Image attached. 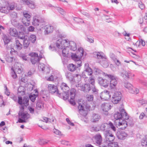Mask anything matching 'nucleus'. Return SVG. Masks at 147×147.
<instances>
[{
  "instance_id": "obj_1",
  "label": "nucleus",
  "mask_w": 147,
  "mask_h": 147,
  "mask_svg": "<svg viewBox=\"0 0 147 147\" xmlns=\"http://www.w3.org/2000/svg\"><path fill=\"white\" fill-rule=\"evenodd\" d=\"M85 70L82 74V78H84L85 82L88 83L89 82L92 85H94L95 84V79L94 76H92L88 78V76H91L92 74V69L89 67L88 63L85 64Z\"/></svg>"
},
{
  "instance_id": "obj_2",
  "label": "nucleus",
  "mask_w": 147,
  "mask_h": 147,
  "mask_svg": "<svg viewBox=\"0 0 147 147\" xmlns=\"http://www.w3.org/2000/svg\"><path fill=\"white\" fill-rule=\"evenodd\" d=\"M67 39L63 40L61 38L57 40L56 42L51 45L49 49L52 51L58 52L61 51L64 47H66L67 45Z\"/></svg>"
},
{
  "instance_id": "obj_3",
  "label": "nucleus",
  "mask_w": 147,
  "mask_h": 147,
  "mask_svg": "<svg viewBox=\"0 0 147 147\" xmlns=\"http://www.w3.org/2000/svg\"><path fill=\"white\" fill-rule=\"evenodd\" d=\"M93 55L94 57L99 59L100 62L102 65L103 67H107L108 66L106 57L102 52H95L93 53Z\"/></svg>"
},
{
  "instance_id": "obj_4",
  "label": "nucleus",
  "mask_w": 147,
  "mask_h": 147,
  "mask_svg": "<svg viewBox=\"0 0 147 147\" xmlns=\"http://www.w3.org/2000/svg\"><path fill=\"white\" fill-rule=\"evenodd\" d=\"M104 76L105 77H108L110 80L109 86L111 89H114L116 88L118 83L117 78L113 75L107 74L104 73Z\"/></svg>"
},
{
  "instance_id": "obj_5",
  "label": "nucleus",
  "mask_w": 147,
  "mask_h": 147,
  "mask_svg": "<svg viewBox=\"0 0 147 147\" xmlns=\"http://www.w3.org/2000/svg\"><path fill=\"white\" fill-rule=\"evenodd\" d=\"M100 129L103 131L104 134L109 132V131L111 129L114 131H115L116 130V128L111 122L102 124L100 127Z\"/></svg>"
},
{
  "instance_id": "obj_6",
  "label": "nucleus",
  "mask_w": 147,
  "mask_h": 147,
  "mask_svg": "<svg viewBox=\"0 0 147 147\" xmlns=\"http://www.w3.org/2000/svg\"><path fill=\"white\" fill-rule=\"evenodd\" d=\"M114 117L117 121L122 119H128L129 118V116L125 112V110L123 109L120 110V113L118 112L114 114Z\"/></svg>"
},
{
  "instance_id": "obj_7",
  "label": "nucleus",
  "mask_w": 147,
  "mask_h": 147,
  "mask_svg": "<svg viewBox=\"0 0 147 147\" xmlns=\"http://www.w3.org/2000/svg\"><path fill=\"white\" fill-rule=\"evenodd\" d=\"M33 25L35 26L38 30H41L45 25V22L42 20L38 19L36 17H34L32 22Z\"/></svg>"
},
{
  "instance_id": "obj_8",
  "label": "nucleus",
  "mask_w": 147,
  "mask_h": 147,
  "mask_svg": "<svg viewBox=\"0 0 147 147\" xmlns=\"http://www.w3.org/2000/svg\"><path fill=\"white\" fill-rule=\"evenodd\" d=\"M61 89L63 92L61 94L62 98L64 100H67L69 97V88L67 85L64 83L61 84Z\"/></svg>"
},
{
  "instance_id": "obj_9",
  "label": "nucleus",
  "mask_w": 147,
  "mask_h": 147,
  "mask_svg": "<svg viewBox=\"0 0 147 147\" xmlns=\"http://www.w3.org/2000/svg\"><path fill=\"white\" fill-rule=\"evenodd\" d=\"M15 6L13 4H9L5 3V5L0 6V11L4 13H7L10 10H12L14 9Z\"/></svg>"
},
{
  "instance_id": "obj_10",
  "label": "nucleus",
  "mask_w": 147,
  "mask_h": 147,
  "mask_svg": "<svg viewBox=\"0 0 147 147\" xmlns=\"http://www.w3.org/2000/svg\"><path fill=\"white\" fill-rule=\"evenodd\" d=\"M122 97V94L119 91H116L114 93L112 99V102L114 104L118 103L121 100Z\"/></svg>"
},
{
  "instance_id": "obj_11",
  "label": "nucleus",
  "mask_w": 147,
  "mask_h": 147,
  "mask_svg": "<svg viewBox=\"0 0 147 147\" xmlns=\"http://www.w3.org/2000/svg\"><path fill=\"white\" fill-rule=\"evenodd\" d=\"M48 89L49 92L51 94L56 93L59 97L61 98V94L59 93L57 87L53 84L48 85Z\"/></svg>"
},
{
  "instance_id": "obj_12",
  "label": "nucleus",
  "mask_w": 147,
  "mask_h": 147,
  "mask_svg": "<svg viewBox=\"0 0 147 147\" xmlns=\"http://www.w3.org/2000/svg\"><path fill=\"white\" fill-rule=\"evenodd\" d=\"M78 54H80V56H78L76 54L72 53L71 57L72 59L76 61L80 59V58L84 54L83 49L82 48H80L78 49Z\"/></svg>"
},
{
  "instance_id": "obj_13",
  "label": "nucleus",
  "mask_w": 147,
  "mask_h": 147,
  "mask_svg": "<svg viewBox=\"0 0 147 147\" xmlns=\"http://www.w3.org/2000/svg\"><path fill=\"white\" fill-rule=\"evenodd\" d=\"M78 109L79 113L84 117H85L87 114L88 111L87 109L84 108V105L81 101H78Z\"/></svg>"
},
{
  "instance_id": "obj_14",
  "label": "nucleus",
  "mask_w": 147,
  "mask_h": 147,
  "mask_svg": "<svg viewBox=\"0 0 147 147\" xmlns=\"http://www.w3.org/2000/svg\"><path fill=\"white\" fill-rule=\"evenodd\" d=\"M29 55L31 56L30 61L33 64H34L39 61L40 58L42 57V55L38 56L37 54L35 53H32L30 54Z\"/></svg>"
},
{
  "instance_id": "obj_15",
  "label": "nucleus",
  "mask_w": 147,
  "mask_h": 147,
  "mask_svg": "<svg viewBox=\"0 0 147 147\" xmlns=\"http://www.w3.org/2000/svg\"><path fill=\"white\" fill-rule=\"evenodd\" d=\"M125 120L122 119L116 121L117 126L119 128L124 129L127 127V122Z\"/></svg>"
},
{
  "instance_id": "obj_16",
  "label": "nucleus",
  "mask_w": 147,
  "mask_h": 147,
  "mask_svg": "<svg viewBox=\"0 0 147 147\" xmlns=\"http://www.w3.org/2000/svg\"><path fill=\"white\" fill-rule=\"evenodd\" d=\"M67 45H66V47L68 48L70 50L74 51L77 49L76 44L73 41H69L67 39Z\"/></svg>"
},
{
  "instance_id": "obj_17",
  "label": "nucleus",
  "mask_w": 147,
  "mask_h": 147,
  "mask_svg": "<svg viewBox=\"0 0 147 147\" xmlns=\"http://www.w3.org/2000/svg\"><path fill=\"white\" fill-rule=\"evenodd\" d=\"M98 82L101 86L105 87H107L109 84V82L106 79H104L101 77H99L98 78Z\"/></svg>"
},
{
  "instance_id": "obj_18",
  "label": "nucleus",
  "mask_w": 147,
  "mask_h": 147,
  "mask_svg": "<svg viewBox=\"0 0 147 147\" xmlns=\"http://www.w3.org/2000/svg\"><path fill=\"white\" fill-rule=\"evenodd\" d=\"M100 98L104 100H108L111 97V95L109 93V92L107 90H105L102 92L100 95Z\"/></svg>"
},
{
  "instance_id": "obj_19",
  "label": "nucleus",
  "mask_w": 147,
  "mask_h": 147,
  "mask_svg": "<svg viewBox=\"0 0 147 147\" xmlns=\"http://www.w3.org/2000/svg\"><path fill=\"white\" fill-rule=\"evenodd\" d=\"M45 29L44 33L45 35H48L52 32L53 30V27L50 25H45L43 27Z\"/></svg>"
},
{
  "instance_id": "obj_20",
  "label": "nucleus",
  "mask_w": 147,
  "mask_h": 147,
  "mask_svg": "<svg viewBox=\"0 0 147 147\" xmlns=\"http://www.w3.org/2000/svg\"><path fill=\"white\" fill-rule=\"evenodd\" d=\"M120 76L124 78L129 79L134 76V75L132 74L130 71H124L121 72Z\"/></svg>"
},
{
  "instance_id": "obj_21",
  "label": "nucleus",
  "mask_w": 147,
  "mask_h": 147,
  "mask_svg": "<svg viewBox=\"0 0 147 147\" xmlns=\"http://www.w3.org/2000/svg\"><path fill=\"white\" fill-rule=\"evenodd\" d=\"M21 3L27 5L31 9H34L35 7V3L32 1L28 0H22Z\"/></svg>"
},
{
  "instance_id": "obj_22",
  "label": "nucleus",
  "mask_w": 147,
  "mask_h": 147,
  "mask_svg": "<svg viewBox=\"0 0 147 147\" xmlns=\"http://www.w3.org/2000/svg\"><path fill=\"white\" fill-rule=\"evenodd\" d=\"M100 116L96 113H93L91 116L90 121L93 123H96L100 119Z\"/></svg>"
},
{
  "instance_id": "obj_23",
  "label": "nucleus",
  "mask_w": 147,
  "mask_h": 147,
  "mask_svg": "<svg viewBox=\"0 0 147 147\" xmlns=\"http://www.w3.org/2000/svg\"><path fill=\"white\" fill-rule=\"evenodd\" d=\"M95 142L98 145L101 144L102 141V138L101 135L100 134H97L93 137Z\"/></svg>"
},
{
  "instance_id": "obj_24",
  "label": "nucleus",
  "mask_w": 147,
  "mask_h": 147,
  "mask_svg": "<svg viewBox=\"0 0 147 147\" xmlns=\"http://www.w3.org/2000/svg\"><path fill=\"white\" fill-rule=\"evenodd\" d=\"M105 138L106 141L107 142H111L114 140L115 136L109 132L104 134Z\"/></svg>"
},
{
  "instance_id": "obj_25",
  "label": "nucleus",
  "mask_w": 147,
  "mask_h": 147,
  "mask_svg": "<svg viewBox=\"0 0 147 147\" xmlns=\"http://www.w3.org/2000/svg\"><path fill=\"white\" fill-rule=\"evenodd\" d=\"M10 15L11 23L13 24V25L16 24L17 21V13L15 12H13L11 13Z\"/></svg>"
},
{
  "instance_id": "obj_26",
  "label": "nucleus",
  "mask_w": 147,
  "mask_h": 147,
  "mask_svg": "<svg viewBox=\"0 0 147 147\" xmlns=\"http://www.w3.org/2000/svg\"><path fill=\"white\" fill-rule=\"evenodd\" d=\"M38 68L40 70L44 72H46L47 73L49 72V69L48 67L45 66V65L42 63H39L38 65Z\"/></svg>"
},
{
  "instance_id": "obj_27",
  "label": "nucleus",
  "mask_w": 147,
  "mask_h": 147,
  "mask_svg": "<svg viewBox=\"0 0 147 147\" xmlns=\"http://www.w3.org/2000/svg\"><path fill=\"white\" fill-rule=\"evenodd\" d=\"M101 107L103 111L107 112L111 109V106L109 103H104L102 104Z\"/></svg>"
},
{
  "instance_id": "obj_28",
  "label": "nucleus",
  "mask_w": 147,
  "mask_h": 147,
  "mask_svg": "<svg viewBox=\"0 0 147 147\" xmlns=\"http://www.w3.org/2000/svg\"><path fill=\"white\" fill-rule=\"evenodd\" d=\"M116 135L118 138L120 140L125 139L127 136V134L124 131H119Z\"/></svg>"
},
{
  "instance_id": "obj_29",
  "label": "nucleus",
  "mask_w": 147,
  "mask_h": 147,
  "mask_svg": "<svg viewBox=\"0 0 147 147\" xmlns=\"http://www.w3.org/2000/svg\"><path fill=\"white\" fill-rule=\"evenodd\" d=\"M9 34L11 36L16 37L18 35V32L16 29L13 28H11L8 30Z\"/></svg>"
},
{
  "instance_id": "obj_30",
  "label": "nucleus",
  "mask_w": 147,
  "mask_h": 147,
  "mask_svg": "<svg viewBox=\"0 0 147 147\" xmlns=\"http://www.w3.org/2000/svg\"><path fill=\"white\" fill-rule=\"evenodd\" d=\"M18 115L22 119L25 120H27L30 117V115L28 113H19Z\"/></svg>"
},
{
  "instance_id": "obj_31",
  "label": "nucleus",
  "mask_w": 147,
  "mask_h": 147,
  "mask_svg": "<svg viewBox=\"0 0 147 147\" xmlns=\"http://www.w3.org/2000/svg\"><path fill=\"white\" fill-rule=\"evenodd\" d=\"M15 46L16 49L18 51L20 50L23 46L22 45L18 40H16Z\"/></svg>"
},
{
  "instance_id": "obj_32",
  "label": "nucleus",
  "mask_w": 147,
  "mask_h": 147,
  "mask_svg": "<svg viewBox=\"0 0 147 147\" xmlns=\"http://www.w3.org/2000/svg\"><path fill=\"white\" fill-rule=\"evenodd\" d=\"M62 55L64 57H68L69 56V51L68 48L64 47L62 50Z\"/></svg>"
},
{
  "instance_id": "obj_33",
  "label": "nucleus",
  "mask_w": 147,
  "mask_h": 147,
  "mask_svg": "<svg viewBox=\"0 0 147 147\" xmlns=\"http://www.w3.org/2000/svg\"><path fill=\"white\" fill-rule=\"evenodd\" d=\"M44 104L43 102L41 101H39L36 103V107L37 109H43L44 107Z\"/></svg>"
},
{
  "instance_id": "obj_34",
  "label": "nucleus",
  "mask_w": 147,
  "mask_h": 147,
  "mask_svg": "<svg viewBox=\"0 0 147 147\" xmlns=\"http://www.w3.org/2000/svg\"><path fill=\"white\" fill-rule=\"evenodd\" d=\"M18 64L20 65V64L18 63H16L14 65V71L17 72L18 74H20L22 72L23 70V69L21 66L19 65L17 67L16 66H17Z\"/></svg>"
},
{
  "instance_id": "obj_35",
  "label": "nucleus",
  "mask_w": 147,
  "mask_h": 147,
  "mask_svg": "<svg viewBox=\"0 0 147 147\" xmlns=\"http://www.w3.org/2000/svg\"><path fill=\"white\" fill-rule=\"evenodd\" d=\"M38 92L37 91H36L35 94H31L29 96V98L30 100L32 102H34L36 99V98L38 96Z\"/></svg>"
},
{
  "instance_id": "obj_36",
  "label": "nucleus",
  "mask_w": 147,
  "mask_h": 147,
  "mask_svg": "<svg viewBox=\"0 0 147 147\" xmlns=\"http://www.w3.org/2000/svg\"><path fill=\"white\" fill-rule=\"evenodd\" d=\"M3 39L5 44H7L10 41L9 38L6 35H3Z\"/></svg>"
},
{
  "instance_id": "obj_37",
  "label": "nucleus",
  "mask_w": 147,
  "mask_h": 147,
  "mask_svg": "<svg viewBox=\"0 0 147 147\" xmlns=\"http://www.w3.org/2000/svg\"><path fill=\"white\" fill-rule=\"evenodd\" d=\"M68 68L69 70L71 71H73L76 70V67L75 65L71 64L69 65L68 66Z\"/></svg>"
},
{
  "instance_id": "obj_38",
  "label": "nucleus",
  "mask_w": 147,
  "mask_h": 147,
  "mask_svg": "<svg viewBox=\"0 0 147 147\" xmlns=\"http://www.w3.org/2000/svg\"><path fill=\"white\" fill-rule=\"evenodd\" d=\"M124 86L129 90L130 92V90H132L133 88V86L131 84L128 82L125 83Z\"/></svg>"
},
{
  "instance_id": "obj_39",
  "label": "nucleus",
  "mask_w": 147,
  "mask_h": 147,
  "mask_svg": "<svg viewBox=\"0 0 147 147\" xmlns=\"http://www.w3.org/2000/svg\"><path fill=\"white\" fill-rule=\"evenodd\" d=\"M94 71L95 75H97L99 74H102L104 76V73L101 70L98 68H95L94 69Z\"/></svg>"
},
{
  "instance_id": "obj_40",
  "label": "nucleus",
  "mask_w": 147,
  "mask_h": 147,
  "mask_svg": "<svg viewBox=\"0 0 147 147\" xmlns=\"http://www.w3.org/2000/svg\"><path fill=\"white\" fill-rule=\"evenodd\" d=\"M76 90L74 89H72L70 90V96L71 99L74 98Z\"/></svg>"
},
{
  "instance_id": "obj_41",
  "label": "nucleus",
  "mask_w": 147,
  "mask_h": 147,
  "mask_svg": "<svg viewBox=\"0 0 147 147\" xmlns=\"http://www.w3.org/2000/svg\"><path fill=\"white\" fill-rule=\"evenodd\" d=\"M29 44L30 41L28 40V39H27L26 38L24 39L23 43L24 47L25 48H27L29 46Z\"/></svg>"
},
{
  "instance_id": "obj_42",
  "label": "nucleus",
  "mask_w": 147,
  "mask_h": 147,
  "mask_svg": "<svg viewBox=\"0 0 147 147\" xmlns=\"http://www.w3.org/2000/svg\"><path fill=\"white\" fill-rule=\"evenodd\" d=\"M29 98L28 97H24L23 100L22 105L26 107L29 105Z\"/></svg>"
},
{
  "instance_id": "obj_43",
  "label": "nucleus",
  "mask_w": 147,
  "mask_h": 147,
  "mask_svg": "<svg viewBox=\"0 0 147 147\" xmlns=\"http://www.w3.org/2000/svg\"><path fill=\"white\" fill-rule=\"evenodd\" d=\"M66 76V78L70 81H73L74 80V77L71 73H67Z\"/></svg>"
},
{
  "instance_id": "obj_44",
  "label": "nucleus",
  "mask_w": 147,
  "mask_h": 147,
  "mask_svg": "<svg viewBox=\"0 0 147 147\" xmlns=\"http://www.w3.org/2000/svg\"><path fill=\"white\" fill-rule=\"evenodd\" d=\"M81 78V77L80 75L77 74L74 76V80L75 82H78L80 80Z\"/></svg>"
},
{
  "instance_id": "obj_45",
  "label": "nucleus",
  "mask_w": 147,
  "mask_h": 147,
  "mask_svg": "<svg viewBox=\"0 0 147 147\" xmlns=\"http://www.w3.org/2000/svg\"><path fill=\"white\" fill-rule=\"evenodd\" d=\"M108 147H118V145L117 142H113L109 143L108 145Z\"/></svg>"
},
{
  "instance_id": "obj_46",
  "label": "nucleus",
  "mask_w": 147,
  "mask_h": 147,
  "mask_svg": "<svg viewBox=\"0 0 147 147\" xmlns=\"http://www.w3.org/2000/svg\"><path fill=\"white\" fill-rule=\"evenodd\" d=\"M141 144L143 146H147V137H145L142 140Z\"/></svg>"
},
{
  "instance_id": "obj_47",
  "label": "nucleus",
  "mask_w": 147,
  "mask_h": 147,
  "mask_svg": "<svg viewBox=\"0 0 147 147\" xmlns=\"http://www.w3.org/2000/svg\"><path fill=\"white\" fill-rule=\"evenodd\" d=\"M29 39L32 43H34L36 40V36L34 34L31 35L30 36Z\"/></svg>"
},
{
  "instance_id": "obj_48",
  "label": "nucleus",
  "mask_w": 147,
  "mask_h": 147,
  "mask_svg": "<svg viewBox=\"0 0 147 147\" xmlns=\"http://www.w3.org/2000/svg\"><path fill=\"white\" fill-rule=\"evenodd\" d=\"M94 84L92 85H93L92 86L91 88V89L92 90V92L93 93L95 94H97L98 92V90L94 86Z\"/></svg>"
},
{
  "instance_id": "obj_49",
  "label": "nucleus",
  "mask_w": 147,
  "mask_h": 147,
  "mask_svg": "<svg viewBox=\"0 0 147 147\" xmlns=\"http://www.w3.org/2000/svg\"><path fill=\"white\" fill-rule=\"evenodd\" d=\"M86 84L84 85L86 89V91H89L91 89V88H90V83L89 82H88V83H86Z\"/></svg>"
},
{
  "instance_id": "obj_50",
  "label": "nucleus",
  "mask_w": 147,
  "mask_h": 147,
  "mask_svg": "<svg viewBox=\"0 0 147 147\" xmlns=\"http://www.w3.org/2000/svg\"><path fill=\"white\" fill-rule=\"evenodd\" d=\"M93 96L92 95L88 94L86 95V98L88 101H91L93 100Z\"/></svg>"
},
{
  "instance_id": "obj_51",
  "label": "nucleus",
  "mask_w": 147,
  "mask_h": 147,
  "mask_svg": "<svg viewBox=\"0 0 147 147\" xmlns=\"http://www.w3.org/2000/svg\"><path fill=\"white\" fill-rule=\"evenodd\" d=\"M139 92V90L138 88H135L133 87L132 89L130 90V92L133 94H137Z\"/></svg>"
},
{
  "instance_id": "obj_52",
  "label": "nucleus",
  "mask_w": 147,
  "mask_h": 147,
  "mask_svg": "<svg viewBox=\"0 0 147 147\" xmlns=\"http://www.w3.org/2000/svg\"><path fill=\"white\" fill-rule=\"evenodd\" d=\"M23 15L24 17L27 19H28L30 20V18L31 16L28 13L26 12H23Z\"/></svg>"
},
{
  "instance_id": "obj_53",
  "label": "nucleus",
  "mask_w": 147,
  "mask_h": 147,
  "mask_svg": "<svg viewBox=\"0 0 147 147\" xmlns=\"http://www.w3.org/2000/svg\"><path fill=\"white\" fill-rule=\"evenodd\" d=\"M24 18L23 19H22V22L26 26H29V24H30V20L29 19H27L26 20V22H24Z\"/></svg>"
},
{
  "instance_id": "obj_54",
  "label": "nucleus",
  "mask_w": 147,
  "mask_h": 147,
  "mask_svg": "<svg viewBox=\"0 0 147 147\" xmlns=\"http://www.w3.org/2000/svg\"><path fill=\"white\" fill-rule=\"evenodd\" d=\"M113 61H114L115 64L118 66H119L121 65V63L120 61L117 59L116 58H115L113 59Z\"/></svg>"
},
{
  "instance_id": "obj_55",
  "label": "nucleus",
  "mask_w": 147,
  "mask_h": 147,
  "mask_svg": "<svg viewBox=\"0 0 147 147\" xmlns=\"http://www.w3.org/2000/svg\"><path fill=\"white\" fill-rule=\"evenodd\" d=\"M74 20L75 21L78 23L84 22L83 20L82 19L80 18H74Z\"/></svg>"
},
{
  "instance_id": "obj_56",
  "label": "nucleus",
  "mask_w": 147,
  "mask_h": 147,
  "mask_svg": "<svg viewBox=\"0 0 147 147\" xmlns=\"http://www.w3.org/2000/svg\"><path fill=\"white\" fill-rule=\"evenodd\" d=\"M76 86L80 88L79 89H81V90L83 91H86L84 85H82L81 86L79 84H78V85H76Z\"/></svg>"
},
{
  "instance_id": "obj_57",
  "label": "nucleus",
  "mask_w": 147,
  "mask_h": 147,
  "mask_svg": "<svg viewBox=\"0 0 147 147\" xmlns=\"http://www.w3.org/2000/svg\"><path fill=\"white\" fill-rule=\"evenodd\" d=\"M11 77L13 79H16L17 78V76L14 70L11 73Z\"/></svg>"
},
{
  "instance_id": "obj_58",
  "label": "nucleus",
  "mask_w": 147,
  "mask_h": 147,
  "mask_svg": "<svg viewBox=\"0 0 147 147\" xmlns=\"http://www.w3.org/2000/svg\"><path fill=\"white\" fill-rule=\"evenodd\" d=\"M53 132L57 135H60L61 134V132L57 129L55 128L53 130Z\"/></svg>"
},
{
  "instance_id": "obj_59",
  "label": "nucleus",
  "mask_w": 147,
  "mask_h": 147,
  "mask_svg": "<svg viewBox=\"0 0 147 147\" xmlns=\"http://www.w3.org/2000/svg\"><path fill=\"white\" fill-rule=\"evenodd\" d=\"M20 107V110L19 113H22L24 112V105H21Z\"/></svg>"
},
{
  "instance_id": "obj_60",
  "label": "nucleus",
  "mask_w": 147,
  "mask_h": 147,
  "mask_svg": "<svg viewBox=\"0 0 147 147\" xmlns=\"http://www.w3.org/2000/svg\"><path fill=\"white\" fill-rule=\"evenodd\" d=\"M57 10L61 14L64 15L65 14V12L63 9L59 8Z\"/></svg>"
},
{
  "instance_id": "obj_61",
  "label": "nucleus",
  "mask_w": 147,
  "mask_h": 147,
  "mask_svg": "<svg viewBox=\"0 0 147 147\" xmlns=\"http://www.w3.org/2000/svg\"><path fill=\"white\" fill-rule=\"evenodd\" d=\"M139 7L141 9H143L144 7L145 6L144 4H143L142 2H140L139 3L138 5Z\"/></svg>"
},
{
  "instance_id": "obj_62",
  "label": "nucleus",
  "mask_w": 147,
  "mask_h": 147,
  "mask_svg": "<svg viewBox=\"0 0 147 147\" xmlns=\"http://www.w3.org/2000/svg\"><path fill=\"white\" fill-rule=\"evenodd\" d=\"M66 120L69 124L72 126H74V124L73 123L71 122L68 118H66Z\"/></svg>"
},
{
  "instance_id": "obj_63",
  "label": "nucleus",
  "mask_w": 147,
  "mask_h": 147,
  "mask_svg": "<svg viewBox=\"0 0 147 147\" xmlns=\"http://www.w3.org/2000/svg\"><path fill=\"white\" fill-rule=\"evenodd\" d=\"M18 37L19 38L21 39H24L26 38L25 35L24 34H20L18 36Z\"/></svg>"
},
{
  "instance_id": "obj_64",
  "label": "nucleus",
  "mask_w": 147,
  "mask_h": 147,
  "mask_svg": "<svg viewBox=\"0 0 147 147\" xmlns=\"http://www.w3.org/2000/svg\"><path fill=\"white\" fill-rule=\"evenodd\" d=\"M13 60L12 57H8L6 58V60L9 62H11Z\"/></svg>"
}]
</instances>
